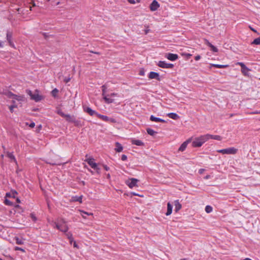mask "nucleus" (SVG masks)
Listing matches in <instances>:
<instances>
[{
  "mask_svg": "<svg viewBox=\"0 0 260 260\" xmlns=\"http://www.w3.org/2000/svg\"><path fill=\"white\" fill-rule=\"evenodd\" d=\"M212 66L218 68V69H222L228 67V65H222V64H213Z\"/></svg>",
  "mask_w": 260,
  "mask_h": 260,
  "instance_id": "obj_28",
  "label": "nucleus"
},
{
  "mask_svg": "<svg viewBox=\"0 0 260 260\" xmlns=\"http://www.w3.org/2000/svg\"><path fill=\"white\" fill-rule=\"evenodd\" d=\"M139 74L141 76H144V74H145V71L144 70H141L140 71V73Z\"/></svg>",
  "mask_w": 260,
  "mask_h": 260,
  "instance_id": "obj_43",
  "label": "nucleus"
},
{
  "mask_svg": "<svg viewBox=\"0 0 260 260\" xmlns=\"http://www.w3.org/2000/svg\"><path fill=\"white\" fill-rule=\"evenodd\" d=\"M83 108L84 111L87 113L90 116H93L94 115H95L97 116V114H98V113H97L95 111L91 109L90 108H89L88 107H87L86 106H83Z\"/></svg>",
  "mask_w": 260,
  "mask_h": 260,
  "instance_id": "obj_10",
  "label": "nucleus"
},
{
  "mask_svg": "<svg viewBox=\"0 0 260 260\" xmlns=\"http://www.w3.org/2000/svg\"><path fill=\"white\" fill-rule=\"evenodd\" d=\"M69 240H70V244H72V243H73V242L74 243V242H75V241H74V239H73V238H71V239H69Z\"/></svg>",
  "mask_w": 260,
  "mask_h": 260,
  "instance_id": "obj_53",
  "label": "nucleus"
},
{
  "mask_svg": "<svg viewBox=\"0 0 260 260\" xmlns=\"http://www.w3.org/2000/svg\"><path fill=\"white\" fill-rule=\"evenodd\" d=\"M110 95L111 96H115L116 95V93H111V94Z\"/></svg>",
  "mask_w": 260,
  "mask_h": 260,
  "instance_id": "obj_56",
  "label": "nucleus"
},
{
  "mask_svg": "<svg viewBox=\"0 0 260 260\" xmlns=\"http://www.w3.org/2000/svg\"><path fill=\"white\" fill-rule=\"evenodd\" d=\"M189 142H190V140H188L187 141L181 144V145L180 146V147L179 148V150L180 151H184L186 149L187 145Z\"/></svg>",
  "mask_w": 260,
  "mask_h": 260,
  "instance_id": "obj_18",
  "label": "nucleus"
},
{
  "mask_svg": "<svg viewBox=\"0 0 260 260\" xmlns=\"http://www.w3.org/2000/svg\"><path fill=\"white\" fill-rule=\"evenodd\" d=\"M70 78H65L64 81L66 83H68L70 81Z\"/></svg>",
  "mask_w": 260,
  "mask_h": 260,
  "instance_id": "obj_48",
  "label": "nucleus"
},
{
  "mask_svg": "<svg viewBox=\"0 0 260 260\" xmlns=\"http://www.w3.org/2000/svg\"><path fill=\"white\" fill-rule=\"evenodd\" d=\"M127 1L131 3V4H136V2L135 0H127Z\"/></svg>",
  "mask_w": 260,
  "mask_h": 260,
  "instance_id": "obj_44",
  "label": "nucleus"
},
{
  "mask_svg": "<svg viewBox=\"0 0 260 260\" xmlns=\"http://www.w3.org/2000/svg\"><path fill=\"white\" fill-rule=\"evenodd\" d=\"M132 143L134 145H136L137 146H143L144 145V143L139 140H135L133 139L132 140Z\"/></svg>",
  "mask_w": 260,
  "mask_h": 260,
  "instance_id": "obj_19",
  "label": "nucleus"
},
{
  "mask_svg": "<svg viewBox=\"0 0 260 260\" xmlns=\"http://www.w3.org/2000/svg\"><path fill=\"white\" fill-rule=\"evenodd\" d=\"M175 211L176 212H178L181 208L182 205L179 203V200H175L174 201Z\"/></svg>",
  "mask_w": 260,
  "mask_h": 260,
  "instance_id": "obj_16",
  "label": "nucleus"
},
{
  "mask_svg": "<svg viewBox=\"0 0 260 260\" xmlns=\"http://www.w3.org/2000/svg\"><path fill=\"white\" fill-rule=\"evenodd\" d=\"M102 91H103L102 95H103V96H104V95H106L105 92L106 91L107 87L105 85H104L102 86Z\"/></svg>",
  "mask_w": 260,
  "mask_h": 260,
  "instance_id": "obj_35",
  "label": "nucleus"
},
{
  "mask_svg": "<svg viewBox=\"0 0 260 260\" xmlns=\"http://www.w3.org/2000/svg\"><path fill=\"white\" fill-rule=\"evenodd\" d=\"M209 177H210V176L207 175V176H206L205 177V178L206 179H207L209 178Z\"/></svg>",
  "mask_w": 260,
  "mask_h": 260,
  "instance_id": "obj_62",
  "label": "nucleus"
},
{
  "mask_svg": "<svg viewBox=\"0 0 260 260\" xmlns=\"http://www.w3.org/2000/svg\"><path fill=\"white\" fill-rule=\"evenodd\" d=\"M82 196H75L73 197V200L74 201L79 202L82 203Z\"/></svg>",
  "mask_w": 260,
  "mask_h": 260,
  "instance_id": "obj_27",
  "label": "nucleus"
},
{
  "mask_svg": "<svg viewBox=\"0 0 260 260\" xmlns=\"http://www.w3.org/2000/svg\"><path fill=\"white\" fill-rule=\"evenodd\" d=\"M149 31V29L145 30V34H147Z\"/></svg>",
  "mask_w": 260,
  "mask_h": 260,
  "instance_id": "obj_64",
  "label": "nucleus"
},
{
  "mask_svg": "<svg viewBox=\"0 0 260 260\" xmlns=\"http://www.w3.org/2000/svg\"><path fill=\"white\" fill-rule=\"evenodd\" d=\"M186 56H187V57H190V56H191V54H189V53L186 54Z\"/></svg>",
  "mask_w": 260,
  "mask_h": 260,
  "instance_id": "obj_63",
  "label": "nucleus"
},
{
  "mask_svg": "<svg viewBox=\"0 0 260 260\" xmlns=\"http://www.w3.org/2000/svg\"><path fill=\"white\" fill-rule=\"evenodd\" d=\"M172 208H173V206L171 205V204L170 202L168 203V204H167V212L166 213V215L167 216H169L171 214V213L172 212Z\"/></svg>",
  "mask_w": 260,
  "mask_h": 260,
  "instance_id": "obj_17",
  "label": "nucleus"
},
{
  "mask_svg": "<svg viewBox=\"0 0 260 260\" xmlns=\"http://www.w3.org/2000/svg\"><path fill=\"white\" fill-rule=\"evenodd\" d=\"M31 217L34 220H36V218L33 215H31Z\"/></svg>",
  "mask_w": 260,
  "mask_h": 260,
  "instance_id": "obj_59",
  "label": "nucleus"
},
{
  "mask_svg": "<svg viewBox=\"0 0 260 260\" xmlns=\"http://www.w3.org/2000/svg\"><path fill=\"white\" fill-rule=\"evenodd\" d=\"M92 53H93L94 54H100V52H93V51H90Z\"/></svg>",
  "mask_w": 260,
  "mask_h": 260,
  "instance_id": "obj_58",
  "label": "nucleus"
},
{
  "mask_svg": "<svg viewBox=\"0 0 260 260\" xmlns=\"http://www.w3.org/2000/svg\"><path fill=\"white\" fill-rule=\"evenodd\" d=\"M159 77V74L157 73L154 72H150L148 76L149 79H156L157 80H160Z\"/></svg>",
  "mask_w": 260,
  "mask_h": 260,
  "instance_id": "obj_14",
  "label": "nucleus"
},
{
  "mask_svg": "<svg viewBox=\"0 0 260 260\" xmlns=\"http://www.w3.org/2000/svg\"><path fill=\"white\" fill-rule=\"evenodd\" d=\"M5 203L6 205H10V206L12 205V204H13L12 202H11L10 201L7 200V199L5 200Z\"/></svg>",
  "mask_w": 260,
  "mask_h": 260,
  "instance_id": "obj_39",
  "label": "nucleus"
},
{
  "mask_svg": "<svg viewBox=\"0 0 260 260\" xmlns=\"http://www.w3.org/2000/svg\"><path fill=\"white\" fill-rule=\"evenodd\" d=\"M26 92L30 96L31 100L36 102L41 101L43 99L42 96L39 94L38 90H35L34 93H32L30 90H26Z\"/></svg>",
  "mask_w": 260,
  "mask_h": 260,
  "instance_id": "obj_3",
  "label": "nucleus"
},
{
  "mask_svg": "<svg viewBox=\"0 0 260 260\" xmlns=\"http://www.w3.org/2000/svg\"><path fill=\"white\" fill-rule=\"evenodd\" d=\"M165 57L171 61H175L178 58L177 54L170 53L166 54Z\"/></svg>",
  "mask_w": 260,
  "mask_h": 260,
  "instance_id": "obj_12",
  "label": "nucleus"
},
{
  "mask_svg": "<svg viewBox=\"0 0 260 260\" xmlns=\"http://www.w3.org/2000/svg\"><path fill=\"white\" fill-rule=\"evenodd\" d=\"M7 156L10 158L11 159L14 160V161H15V162H16V160L15 159V157L14 156V155L12 153H11V152H8L7 153Z\"/></svg>",
  "mask_w": 260,
  "mask_h": 260,
  "instance_id": "obj_26",
  "label": "nucleus"
},
{
  "mask_svg": "<svg viewBox=\"0 0 260 260\" xmlns=\"http://www.w3.org/2000/svg\"><path fill=\"white\" fill-rule=\"evenodd\" d=\"M61 116L66 118L67 120L72 122L75 118L74 117H72L69 114H61Z\"/></svg>",
  "mask_w": 260,
  "mask_h": 260,
  "instance_id": "obj_21",
  "label": "nucleus"
},
{
  "mask_svg": "<svg viewBox=\"0 0 260 260\" xmlns=\"http://www.w3.org/2000/svg\"><path fill=\"white\" fill-rule=\"evenodd\" d=\"M207 141L206 135L201 136L196 138L192 143V145L194 147H201L205 142Z\"/></svg>",
  "mask_w": 260,
  "mask_h": 260,
  "instance_id": "obj_2",
  "label": "nucleus"
},
{
  "mask_svg": "<svg viewBox=\"0 0 260 260\" xmlns=\"http://www.w3.org/2000/svg\"><path fill=\"white\" fill-rule=\"evenodd\" d=\"M159 7V4L156 1L154 0L150 5V9L151 11H156Z\"/></svg>",
  "mask_w": 260,
  "mask_h": 260,
  "instance_id": "obj_11",
  "label": "nucleus"
},
{
  "mask_svg": "<svg viewBox=\"0 0 260 260\" xmlns=\"http://www.w3.org/2000/svg\"><path fill=\"white\" fill-rule=\"evenodd\" d=\"M58 113L61 116V114H64L63 113H62V112L61 111H58Z\"/></svg>",
  "mask_w": 260,
  "mask_h": 260,
  "instance_id": "obj_60",
  "label": "nucleus"
},
{
  "mask_svg": "<svg viewBox=\"0 0 260 260\" xmlns=\"http://www.w3.org/2000/svg\"><path fill=\"white\" fill-rule=\"evenodd\" d=\"M97 116L99 118L101 119L102 120L106 121V122H111V123H115L116 122V120H115V119H114L113 118H110L107 116L103 115H101L99 113H98V114H97Z\"/></svg>",
  "mask_w": 260,
  "mask_h": 260,
  "instance_id": "obj_8",
  "label": "nucleus"
},
{
  "mask_svg": "<svg viewBox=\"0 0 260 260\" xmlns=\"http://www.w3.org/2000/svg\"><path fill=\"white\" fill-rule=\"evenodd\" d=\"M73 245H74V247H77L78 248V246H77V244H76V242H74V244H73Z\"/></svg>",
  "mask_w": 260,
  "mask_h": 260,
  "instance_id": "obj_55",
  "label": "nucleus"
},
{
  "mask_svg": "<svg viewBox=\"0 0 260 260\" xmlns=\"http://www.w3.org/2000/svg\"><path fill=\"white\" fill-rule=\"evenodd\" d=\"M127 159V156L126 155H124V154H123L122 156H121V160H123V161H125Z\"/></svg>",
  "mask_w": 260,
  "mask_h": 260,
  "instance_id": "obj_42",
  "label": "nucleus"
},
{
  "mask_svg": "<svg viewBox=\"0 0 260 260\" xmlns=\"http://www.w3.org/2000/svg\"><path fill=\"white\" fill-rule=\"evenodd\" d=\"M15 250H20L23 252H25V250L23 249H22V248L19 247H17V246L15 247Z\"/></svg>",
  "mask_w": 260,
  "mask_h": 260,
  "instance_id": "obj_41",
  "label": "nucleus"
},
{
  "mask_svg": "<svg viewBox=\"0 0 260 260\" xmlns=\"http://www.w3.org/2000/svg\"><path fill=\"white\" fill-rule=\"evenodd\" d=\"M217 151L222 154H235L237 152L238 149L234 147H230L226 149H219Z\"/></svg>",
  "mask_w": 260,
  "mask_h": 260,
  "instance_id": "obj_4",
  "label": "nucleus"
},
{
  "mask_svg": "<svg viewBox=\"0 0 260 260\" xmlns=\"http://www.w3.org/2000/svg\"><path fill=\"white\" fill-rule=\"evenodd\" d=\"M139 180L135 178H131L126 181V184L131 188L135 186H138L137 183Z\"/></svg>",
  "mask_w": 260,
  "mask_h": 260,
  "instance_id": "obj_7",
  "label": "nucleus"
},
{
  "mask_svg": "<svg viewBox=\"0 0 260 260\" xmlns=\"http://www.w3.org/2000/svg\"><path fill=\"white\" fill-rule=\"evenodd\" d=\"M66 235L69 239H71L73 238L72 234L70 232L66 233Z\"/></svg>",
  "mask_w": 260,
  "mask_h": 260,
  "instance_id": "obj_38",
  "label": "nucleus"
},
{
  "mask_svg": "<svg viewBox=\"0 0 260 260\" xmlns=\"http://www.w3.org/2000/svg\"><path fill=\"white\" fill-rule=\"evenodd\" d=\"M16 107V106L15 105H11L9 107V109H10V111L12 113L13 112V109Z\"/></svg>",
  "mask_w": 260,
  "mask_h": 260,
  "instance_id": "obj_40",
  "label": "nucleus"
},
{
  "mask_svg": "<svg viewBox=\"0 0 260 260\" xmlns=\"http://www.w3.org/2000/svg\"><path fill=\"white\" fill-rule=\"evenodd\" d=\"M157 66L160 68L166 69H172L174 67L173 64L167 63L165 61H159L157 63Z\"/></svg>",
  "mask_w": 260,
  "mask_h": 260,
  "instance_id": "obj_9",
  "label": "nucleus"
},
{
  "mask_svg": "<svg viewBox=\"0 0 260 260\" xmlns=\"http://www.w3.org/2000/svg\"><path fill=\"white\" fill-rule=\"evenodd\" d=\"M12 195H13V197L15 198V195L17 194V192L14 191H13L12 192Z\"/></svg>",
  "mask_w": 260,
  "mask_h": 260,
  "instance_id": "obj_49",
  "label": "nucleus"
},
{
  "mask_svg": "<svg viewBox=\"0 0 260 260\" xmlns=\"http://www.w3.org/2000/svg\"><path fill=\"white\" fill-rule=\"evenodd\" d=\"M206 137H207V140L209 139H212L218 141H221L222 140L221 137L218 135H212L210 134H207Z\"/></svg>",
  "mask_w": 260,
  "mask_h": 260,
  "instance_id": "obj_15",
  "label": "nucleus"
},
{
  "mask_svg": "<svg viewBox=\"0 0 260 260\" xmlns=\"http://www.w3.org/2000/svg\"><path fill=\"white\" fill-rule=\"evenodd\" d=\"M238 64L241 66V69H246L247 67L243 62H238Z\"/></svg>",
  "mask_w": 260,
  "mask_h": 260,
  "instance_id": "obj_37",
  "label": "nucleus"
},
{
  "mask_svg": "<svg viewBox=\"0 0 260 260\" xmlns=\"http://www.w3.org/2000/svg\"><path fill=\"white\" fill-rule=\"evenodd\" d=\"M35 126V123L34 122H31L30 124H29V127H30L31 128L34 127Z\"/></svg>",
  "mask_w": 260,
  "mask_h": 260,
  "instance_id": "obj_45",
  "label": "nucleus"
},
{
  "mask_svg": "<svg viewBox=\"0 0 260 260\" xmlns=\"http://www.w3.org/2000/svg\"><path fill=\"white\" fill-rule=\"evenodd\" d=\"M167 116L173 119L177 120L179 118V116L175 113H169L167 114Z\"/></svg>",
  "mask_w": 260,
  "mask_h": 260,
  "instance_id": "obj_20",
  "label": "nucleus"
},
{
  "mask_svg": "<svg viewBox=\"0 0 260 260\" xmlns=\"http://www.w3.org/2000/svg\"><path fill=\"white\" fill-rule=\"evenodd\" d=\"M147 131V133L150 135V136H154L156 134H157V132L154 131V130H153L152 129H151V128H147L146 129Z\"/></svg>",
  "mask_w": 260,
  "mask_h": 260,
  "instance_id": "obj_24",
  "label": "nucleus"
},
{
  "mask_svg": "<svg viewBox=\"0 0 260 260\" xmlns=\"http://www.w3.org/2000/svg\"><path fill=\"white\" fill-rule=\"evenodd\" d=\"M252 44L260 45V37L256 38L252 42Z\"/></svg>",
  "mask_w": 260,
  "mask_h": 260,
  "instance_id": "obj_32",
  "label": "nucleus"
},
{
  "mask_svg": "<svg viewBox=\"0 0 260 260\" xmlns=\"http://www.w3.org/2000/svg\"><path fill=\"white\" fill-rule=\"evenodd\" d=\"M212 207L209 205H207L205 207V211L207 213H211L212 211Z\"/></svg>",
  "mask_w": 260,
  "mask_h": 260,
  "instance_id": "obj_29",
  "label": "nucleus"
},
{
  "mask_svg": "<svg viewBox=\"0 0 260 260\" xmlns=\"http://www.w3.org/2000/svg\"><path fill=\"white\" fill-rule=\"evenodd\" d=\"M54 224L56 229L63 233H67L68 231L69 228L63 219H61L58 220L57 222H54Z\"/></svg>",
  "mask_w": 260,
  "mask_h": 260,
  "instance_id": "obj_1",
  "label": "nucleus"
},
{
  "mask_svg": "<svg viewBox=\"0 0 260 260\" xmlns=\"http://www.w3.org/2000/svg\"><path fill=\"white\" fill-rule=\"evenodd\" d=\"M132 194H133L134 196L141 197V195H139V194H138L136 192H132Z\"/></svg>",
  "mask_w": 260,
  "mask_h": 260,
  "instance_id": "obj_50",
  "label": "nucleus"
},
{
  "mask_svg": "<svg viewBox=\"0 0 260 260\" xmlns=\"http://www.w3.org/2000/svg\"><path fill=\"white\" fill-rule=\"evenodd\" d=\"M211 50L214 52H218V49L213 45L210 47Z\"/></svg>",
  "mask_w": 260,
  "mask_h": 260,
  "instance_id": "obj_36",
  "label": "nucleus"
},
{
  "mask_svg": "<svg viewBox=\"0 0 260 260\" xmlns=\"http://www.w3.org/2000/svg\"><path fill=\"white\" fill-rule=\"evenodd\" d=\"M201 58V56L200 55H197L195 57L194 59L196 60H199V59H200Z\"/></svg>",
  "mask_w": 260,
  "mask_h": 260,
  "instance_id": "obj_47",
  "label": "nucleus"
},
{
  "mask_svg": "<svg viewBox=\"0 0 260 260\" xmlns=\"http://www.w3.org/2000/svg\"><path fill=\"white\" fill-rule=\"evenodd\" d=\"M4 42L1 41L0 42V47L3 48L4 47Z\"/></svg>",
  "mask_w": 260,
  "mask_h": 260,
  "instance_id": "obj_51",
  "label": "nucleus"
},
{
  "mask_svg": "<svg viewBox=\"0 0 260 260\" xmlns=\"http://www.w3.org/2000/svg\"><path fill=\"white\" fill-rule=\"evenodd\" d=\"M72 122H73L75 124V125L76 126H81V121L78 119H76L75 118H74V119Z\"/></svg>",
  "mask_w": 260,
  "mask_h": 260,
  "instance_id": "obj_31",
  "label": "nucleus"
},
{
  "mask_svg": "<svg viewBox=\"0 0 260 260\" xmlns=\"http://www.w3.org/2000/svg\"><path fill=\"white\" fill-rule=\"evenodd\" d=\"M6 38H7V40L10 46H11L12 47H14V44H13V42L12 41V32L10 31H8L7 32Z\"/></svg>",
  "mask_w": 260,
  "mask_h": 260,
  "instance_id": "obj_13",
  "label": "nucleus"
},
{
  "mask_svg": "<svg viewBox=\"0 0 260 260\" xmlns=\"http://www.w3.org/2000/svg\"><path fill=\"white\" fill-rule=\"evenodd\" d=\"M83 214H86V215H92V213H88L86 212H83Z\"/></svg>",
  "mask_w": 260,
  "mask_h": 260,
  "instance_id": "obj_57",
  "label": "nucleus"
},
{
  "mask_svg": "<svg viewBox=\"0 0 260 260\" xmlns=\"http://www.w3.org/2000/svg\"><path fill=\"white\" fill-rule=\"evenodd\" d=\"M159 122H164V123L166 122V120H165L162 119H161V118H159Z\"/></svg>",
  "mask_w": 260,
  "mask_h": 260,
  "instance_id": "obj_52",
  "label": "nucleus"
},
{
  "mask_svg": "<svg viewBox=\"0 0 260 260\" xmlns=\"http://www.w3.org/2000/svg\"><path fill=\"white\" fill-rule=\"evenodd\" d=\"M150 120L152 121L158 122L159 120V118L156 117L153 115H151L150 117Z\"/></svg>",
  "mask_w": 260,
  "mask_h": 260,
  "instance_id": "obj_30",
  "label": "nucleus"
},
{
  "mask_svg": "<svg viewBox=\"0 0 260 260\" xmlns=\"http://www.w3.org/2000/svg\"><path fill=\"white\" fill-rule=\"evenodd\" d=\"M6 196H7V197H11L10 193H7V194H6Z\"/></svg>",
  "mask_w": 260,
  "mask_h": 260,
  "instance_id": "obj_61",
  "label": "nucleus"
},
{
  "mask_svg": "<svg viewBox=\"0 0 260 260\" xmlns=\"http://www.w3.org/2000/svg\"><path fill=\"white\" fill-rule=\"evenodd\" d=\"M116 145V148H115V150L117 152H121L123 150V147L122 145L118 142H116L115 143Z\"/></svg>",
  "mask_w": 260,
  "mask_h": 260,
  "instance_id": "obj_22",
  "label": "nucleus"
},
{
  "mask_svg": "<svg viewBox=\"0 0 260 260\" xmlns=\"http://www.w3.org/2000/svg\"><path fill=\"white\" fill-rule=\"evenodd\" d=\"M206 44H207V45L209 47H210L212 45V44H211V43H210L208 41H207V40L206 41Z\"/></svg>",
  "mask_w": 260,
  "mask_h": 260,
  "instance_id": "obj_46",
  "label": "nucleus"
},
{
  "mask_svg": "<svg viewBox=\"0 0 260 260\" xmlns=\"http://www.w3.org/2000/svg\"><path fill=\"white\" fill-rule=\"evenodd\" d=\"M15 239L16 244L19 245H21L23 244V241L22 240L19 239L18 238H16Z\"/></svg>",
  "mask_w": 260,
  "mask_h": 260,
  "instance_id": "obj_34",
  "label": "nucleus"
},
{
  "mask_svg": "<svg viewBox=\"0 0 260 260\" xmlns=\"http://www.w3.org/2000/svg\"><path fill=\"white\" fill-rule=\"evenodd\" d=\"M109 95H104L103 96V99H104L105 102L107 104H110L113 102L114 100L111 98H108Z\"/></svg>",
  "mask_w": 260,
  "mask_h": 260,
  "instance_id": "obj_23",
  "label": "nucleus"
},
{
  "mask_svg": "<svg viewBox=\"0 0 260 260\" xmlns=\"http://www.w3.org/2000/svg\"><path fill=\"white\" fill-rule=\"evenodd\" d=\"M4 94L9 98L12 99L13 100H16L18 101H23L24 99L23 96L14 94L10 91H6Z\"/></svg>",
  "mask_w": 260,
  "mask_h": 260,
  "instance_id": "obj_5",
  "label": "nucleus"
},
{
  "mask_svg": "<svg viewBox=\"0 0 260 260\" xmlns=\"http://www.w3.org/2000/svg\"><path fill=\"white\" fill-rule=\"evenodd\" d=\"M250 70L246 67V69H241V72L243 73V74L246 76H249V71Z\"/></svg>",
  "mask_w": 260,
  "mask_h": 260,
  "instance_id": "obj_25",
  "label": "nucleus"
},
{
  "mask_svg": "<svg viewBox=\"0 0 260 260\" xmlns=\"http://www.w3.org/2000/svg\"><path fill=\"white\" fill-rule=\"evenodd\" d=\"M58 92V89H57L56 88L54 89L51 92L52 96L54 97H55L56 96Z\"/></svg>",
  "mask_w": 260,
  "mask_h": 260,
  "instance_id": "obj_33",
  "label": "nucleus"
},
{
  "mask_svg": "<svg viewBox=\"0 0 260 260\" xmlns=\"http://www.w3.org/2000/svg\"><path fill=\"white\" fill-rule=\"evenodd\" d=\"M86 159H85V161L88 163V164L93 169L96 170L98 171L99 170V168L98 167V165L96 163L94 162L93 161V158H88V155H86Z\"/></svg>",
  "mask_w": 260,
  "mask_h": 260,
  "instance_id": "obj_6",
  "label": "nucleus"
},
{
  "mask_svg": "<svg viewBox=\"0 0 260 260\" xmlns=\"http://www.w3.org/2000/svg\"><path fill=\"white\" fill-rule=\"evenodd\" d=\"M104 168L106 171H108L109 170V168L106 165L104 166Z\"/></svg>",
  "mask_w": 260,
  "mask_h": 260,
  "instance_id": "obj_54",
  "label": "nucleus"
}]
</instances>
